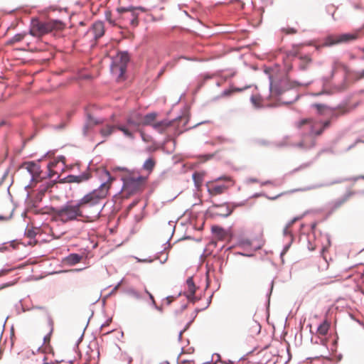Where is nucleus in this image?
<instances>
[{"mask_svg": "<svg viewBox=\"0 0 364 364\" xmlns=\"http://www.w3.org/2000/svg\"><path fill=\"white\" fill-rule=\"evenodd\" d=\"M240 245L242 246H250L251 245V241L249 239H242L240 240Z\"/></svg>", "mask_w": 364, "mask_h": 364, "instance_id": "nucleus-49", "label": "nucleus"}, {"mask_svg": "<svg viewBox=\"0 0 364 364\" xmlns=\"http://www.w3.org/2000/svg\"><path fill=\"white\" fill-rule=\"evenodd\" d=\"M138 262H148L151 263L153 262V259L151 257L145 258V259H139L138 257H135Z\"/></svg>", "mask_w": 364, "mask_h": 364, "instance_id": "nucleus-51", "label": "nucleus"}, {"mask_svg": "<svg viewBox=\"0 0 364 364\" xmlns=\"http://www.w3.org/2000/svg\"><path fill=\"white\" fill-rule=\"evenodd\" d=\"M212 297H213V294H211V295L208 297V300H207V304H206V306H205V307H203V310H204V309H207V308L209 306V305H210V303H211Z\"/></svg>", "mask_w": 364, "mask_h": 364, "instance_id": "nucleus-61", "label": "nucleus"}, {"mask_svg": "<svg viewBox=\"0 0 364 364\" xmlns=\"http://www.w3.org/2000/svg\"><path fill=\"white\" fill-rule=\"evenodd\" d=\"M55 181L42 183L38 188L37 198L42 199V196L53 186Z\"/></svg>", "mask_w": 364, "mask_h": 364, "instance_id": "nucleus-20", "label": "nucleus"}, {"mask_svg": "<svg viewBox=\"0 0 364 364\" xmlns=\"http://www.w3.org/2000/svg\"><path fill=\"white\" fill-rule=\"evenodd\" d=\"M105 16L109 24L112 26H114L116 24L112 18V12L110 11H106L105 12Z\"/></svg>", "mask_w": 364, "mask_h": 364, "instance_id": "nucleus-38", "label": "nucleus"}, {"mask_svg": "<svg viewBox=\"0 0 364 364\" xmlns=\"http://www.w3.org/2000/svg\"><path fill=\"white\" fill-rule=\"evenodd\" d=\"M133 9H134V6H127V7L121 6V7L117 8L116 11L118 14H121L125 13V12L129 13L130 11L133 10Z\"/></svg>", "mask_w": 364, "mask_h": 364, "instance_id": "nucleus-34", "label": "nucleus"}, {"mask_svg": "<svg viewBox=\"0 0 364 364\" xmlns=\"http://www.w3.org/2000/svg\"><path fill=\"white\" fill-rule=\"evenodd\" d=\"M28 173L31 176L30 183L33 182L36 177L40 176L41 173V166L36 161H26L23 165Z\"/></svg>", "mask_w": 364, "mask_h": 364, "instance_id": "nucleus-10", "label": "nucleus"}, {"mask_svg": "<svg viewBox=\"0 0 364 364\" xmlns=\"http://www.w3.org/2000/svg\"><path fill=\"white\" fill-rule=\"evenodd\" d=\"M261 196H265V197H267L269 200H275V199L278 198V197H279V196H274V197H268V196H267V195L264 193L262 192V193H255L252 196V198H258V197H261Z\"/></svg>", "mask_w": 364, "mask_h": 364, "instance_id": "nucleus-44", "label": "nucleus"}, {"mask_svg": "<svg viewBox=\"0 0 364 364\" xmlns=\"http://www.w3.org/2000/svg\"><path fill=\"white\" fill-rule=\"evenodd\" d=\"M360 29L356 31L354 33H345L339 35H329L324 39V46H332L336 44L348 43L358 38V33Z\"/></svg>", "mask_w": 364, "mask_h": 364, "instance_id": "nucleus-8", "label": "nucleus"}, {"mask_svg": "<svg viewBox=\"0 0 364 364\" xmlns=\"http://www.w3.org/2000/svg\"><path fill=\"white\" fill-rule=\"evenodd\" d=\"M330 120L313 122L311 119L304 118L296 122L295 126L301 129L303 126L307 125L311 135L319 136L330 126Z\"/></svg>", "mask_w": 364, "mask_h": 364, "instance_id": "nucleus-5", "label": "nucleus"}, {"mask_svg": "<svg viewBox=\"0 0 364 364\" xmlns=\"http://www.w3.org/2000/svg\"><path fill=\"white\" fill-rule=\"evenodd\" d=\"M154 160L151 159V158H149L148 159H146L144 164H143V168L146 170V171H151L154 166Z\"/></svg>", "mask_w": 364, "mask_h": 364, "instance_id": "nucleus-33", "label": "nucleus"}, {"mask_svg": "<svg viewBox=\"0 0 364 364\" xmlns=\"http://www.w3.org/2000/svg\"><path fill=\"white\" fill-rule=\"evenodd\" d=\"M269 184H273V181L267 180V181L261 182L262 186H266V185H269Z\"/></svg>", "mask_w": 364, "mask_h": 364, "instance_id": "nucleus-63", "label": "nucleus"}, {"mask_svg": "<svg viewBox=\"0 0 364 364\" xmlns=\"http://www.w3.org/2000/svg\"><path fill=\"white\" fill-rule=\"evenodd\" d=\"M225 188V186H223V185H218V186H215L213 188V189H210L209 188H208V192L209 194L212 195L213 193H215L216 194H220L223 192V190Z\"/></svg>", "mask_w": 364, "mask_h": 364, "instance_id": "nucleus-31", "label": "nucleus"}, {"mask_svg": "<svg viewBox=\"0 0 364 364\" xmlns=\"http://www.w3.org/2000/svg\"><path fill=\"white\" fill-rule=\"evenodd\" d=\"M211 232L218 238H223L225 235V230L224 228L218 225H213L211 227Z\"/></svg>", "mask_w": 364, "mask_h": 364, "instance_id": "nucleus-27", "label": "nucleus"}, {"mask_svg": "<svg viewBox=\"0 0 364 364\" xmlns=\"http://www.w3.org/2000/svg\"><path fill=\"white\" fill-rule=\"evenodd\" d=\"M47 320H48V324L50 328V332L48 333V335L45 336L43 338V341L46 342L47 339H49L50 336L51 335L53 331V321L52 319L51 316L50 314H47Z\"/></svg>", "mask_w": 364, "mask_h": 364, "instance_id": "nucleus-30", "label": "nucleus"}, {"mask_svg": "<svg viewBox=\"0 0 364 364\" xmlns=\"http://www.w3.org/2000/svg\"><path fill=\"white\" fill-rule=\"evenodd\" d=\"M25 235H26L31 240H34L36 236V232H35V230L33 228L26 229L25 230Z\"/></svg>", "mask_w": 364, "mask_h": 364, "instance_id": "nucleus-37", "label": "nucleus"}, {"mask_svg": "<svg viewBox=\"0 0 364 364\" xmlns=\"http://www.w3.org/2000/svg\"><path fill=\"white\" fill-rule=\"evenodd\" d=\"M250 101H251V102L252 103V105H254V107L255 108H260L261 107V106L257 102V100L255 96L252 95L251 97H250Z\"/></svg>", "mask_w": 364, "mask_h": 364, "instance_id": "nucleus-47", "label": "nucleus"}, {"mask_svg": "<svg viewBox=\"0 0 364 364\" xmlns=\"http://www.w3.org/2000/svg\"><path fill=\"white\" fill-rule=\"evenodd\" d=\"M114 171H129V170L126 167L116 166L113 168Z\"/></svg>", "mask_w": 364, "mask_h": 364, "instance_id": "nucleus-58", "label": "nucleus"}, {"mask_svg": "<svg viewBox=\"0 0 364 364\" xmlns=\"http://www.w3.org/2000/svg\"><path fill=\"white\" fill-rule=\"evenodd\" d=\"M328 326L326 324L320 325L318 328V331L321 335H326L328 332Z\"/></svg>", "mask_w": 364, "mask_h": 364, "instance_id": "nucleus-43", "label": "nucleus"}, {"mask_svg": "<svg viewBox=\"0 0 364 364\" xmlns=\"http://www.w3.org/2000/svg\"><path fill=\"white\" fill-rule=\"evenodd\" d=\"M327 245L323 247V250H325L328 247L331 246V236L328 233L325 234Z\"/></svg>", "mask_w": 364, "mask_h": 364, "instance_id": "nucleus-48", "label": "nucleus"}, {"mask_svg": "<svg viewBox=\"0 0 364 364\" xmlns=\"http://www.w3.org/2000/svg\"><path fill=\"white\" fill-rule=\"evenodd\" d=\"M183 294L186 296L187 299L192 302L195 303L196 301L199 300V298L195 296V293H183Z\"/></svg>", "mask_w": 364, "mask_h": 364, "instance_id": "nucleus-36", "label": "nucleus"}, {"mask_svg": "<svg viewBox=\"0 0 364 364\" xmlns=\"http://www.w3.org/2000/svg\"><path fill=\"white\" fill-rule=\"evenodd\" d=\"M311 164H312V161H311V162H308V163H305V164H301V166H299V167H297V168H296L293 169V170L291 171V173H295V172H296V171H299L302 170V169H304V168H307V167L310 166L311 165Z\"/></svg>", "mask_w": 364, "mask_h": 364, "instance_id": "nucleus-40", "label": "nucleus"}, {"mask_svg": "<svg viewBox=\"0 0 364 364\" xmlns=\"http://www.w3.org/2000/svg\"><path fill=\"white\" fill-rule=\"evenodd\" d=\"M23 38V36L22 34H16L12 38V42H20L21 41H22Z\"/></svg>", "mask_w": 364, "mask_h": 364, "instance_id": "nucleus-50", "label": "nucleus"}, {"mask_svg": "<svg viewBox=\"0 0 364 364\" xmlns=\"http://www.w3.org/2000/svg\"><path fill=\"white\" fill-rule=\"evenodd\" d=\"M91 177V174L85 171L80 173V175H68L61 179H60L59 182L61 183H81L83 182H85L88 181Z\"/></svg>", "mask_w": 364, "mask_h": 364, "instance_id": "nucleus-9", "label": "nucleus"}, {"mask_svg": "<svg viewBox=\"0 0 364 364\" xmlns=\"http://www.w3.org/2000/svg\"><path fill=\"white\" fill-rule=\"evenodd\" d=\"M58 23L60 21L57 20L45 22L40 21L38 18H33L31 21L29 34L33 37L42 36L54 30Z\"/></svg>", "mask_w": 364, "mask_h": 364, "instance_id": "nucleus-4", "label": "nucleus"}, {"mask_svg": "<svg viewBox=\"0 0 364 364\" xmlns=\"http://www.w3.org/2000/svg\"><path fill=\"white\" fill-rule=\"evenodd\" d=\"M48 172L47 176L50 178H52V176L55 173L50 168V164H48Z\"/></svg>", "mask_w": 364, "mask_h": 364, "instance_id": "nucleus-60", "label": "nucleus"}, {"mask_svg": "<svg viewBox=\"0 0 364 364\" xmlns=\"http://www.w3.org/2000/svg\"><path fill=\"white\" fill-rule=\"evenodd\" d=\"M112 59L120 64H124L127 68V64L129 62L130 58L128 51H120L118 52L117 55Z\"/></svg>", "mask_w": 364, "mask_h": 364, "instance_id": "nucleus-19", "label": "nucleus"}, {"mask_svg": "<svg viewBox=\"0 0 364 364\" xmlns=\"http://www.w3.org/2000/svg\"><path fill=\"white\" fill-rule=\"evenodd\" d=\"M127 123L134 127H139L141 125V114L139 113L132 114L127 119Z\"/></svg>", "mask_w": 364, "mask_h": 364, "instance_id": "nucleus-21", "label": "nucleus"}, {"mask_svg": "<svg viewBox=\"0 0 364 364\" xmlns=\"http://www.w3.org/2000/svg\"><path fill=\"white\" fill-rule=\"evenodd\" d=\"M233 211V209H230L228 205L225 207V211H223V213H219L218 215L223 217V218H228L229 215L232 214Z\"/></svg>", "mask_w": 364, "mask_h": 364, "instance_id": "nucleus-39", "label": "nucleus"}, {"mask_svg": "<svg viewBox=\"0 0 364 364\" xmlns=\"http://www.w3.org/2000/svg\"><path fill=\"white\" fill-rule=\"evenodd\" d=\"M273 287H274V282L272 281L270 283L269 289L268 292L267 293V297L268 298V301H269V298H270V295H271L272 289H273Z\"/></svg>", "mask_w": 364, "mask_h": 364, "instance_id": "nucleus-53", "label": "nucleus"}, {"mask_svg": "<svg viewBox=\"0 0 364 364\" xmlns=\"http://www.w3.org/2000/svg\"><path fill=\"white\" fill-rule=\"evenodd\" d=\"M355 193L354 191H348L344 196L340 198H338L335 201H333L331 203V210L330 213L334 212L336 209L341 207L344 203H346L352 196Z\"/></svg>", "mask_w": 364, "mask_h": 364, "instance_id": "nucleus-16", "label": "nucleus"}, {"mask_svg": "<svg viewBox=\"0 0 364 364\" xmlns=\"http://www.w3.org/2000/svg\"><path fill=\"white\" fill-rule=\"evenodd\" d=\"M183 117V115H179L172 120L163 119L161 121L153 124L152 127L159 134H163L168 127L172 125L174 121H176L178 119H181Z\"/></svg>", "mask_w": 364, "mask_h": 364, "instance_id": "nucleus-12", "label": "nucleus"}, {"mask_svg": "<svg viewBox=\"0 0 364 364\" xmlns=\"http://www.w3.org/2000/svg\"><path fill=\"white\" fill-rule=\"evenodd\" d=\"M117 129H119V131L122 132L124 135L126 136V137H128L131 139H134V134H132V132H130L126 126L124 125H118L117 126Z\"/></svg>", "mask_w": 364, "mask_h": 364, "instance_id": "nucleus-29", "label": "nucleus"}, {"mask_svg": "<svg viewBox=\"0 0 364 364\" xmlns=\"http://www.w3.org/2000/svg\"><path fill=\"white\" fill-rule=\"evenodd\" d=\"M282 31L286 34H293L296 33V30L294 28H282Z\"/></svg>", "mask_w": 364, "mask_h": 364, "instance_id": "nucleus-45", "label": "nucleus"}, {"mask_svg": "<svg viewBox=\"0 0 364 364\" xmlns=\"http://www.w3.org/2000/svg\"><path fill=\"white\" fill-rule=\"evenodd\" d=\"M110 73L113 77H115L117 80L123 76L124 73L127 70L126 65L115 62L113 59L109 66Z\"/></svg>", "mask_w": 364, "mask_h": 364, "instance_id": "nucleus-13", "label": "nucleus"}, {"mask_svg": "<svg viewBox=\"0 0 364 364\" xmlns=\"http://www.w3.org/2000/svg\"><path fill=\"white\" fill-rule=\"evenodd\" d=\"M269 91L272 94L277 96H280L288 91H290V92L293 94L292 97L291 99L282 100V104L284 105L291 104L299 99V95L294 90L295 85L307 87L308 85L312 83L311 80L301 82L299 81H290L289 80H280L278 83L273 84L271 76H269Z\"/></svg>", "mask_w": 364, "mask_h": 364, "instance_id": "nucleus-1", "label": "nucleus"}, {"mask_svg": "<svg viewBox=\"0 0 364 364\" xmlns=\"http://www.w3.org/2000/svg\"><path fill=\"white\" fill-rule=\"evenodd\" d=\"M186 284H187L188 290V293H190V292L196 293V288L193 277H190L187 279Z\"/></svg>", "mask_w": 364, "mask_h": 364, "instance_id": "nucleus-32", "label": "nucleus"}, {"mask_svg": "<svg viewBox=\"0 0 364 364\" xmlns=\"http://www.w3.org/2000/svg\"><path fill=\"white\" fill-rule=\"evenodd\" d=\"M136 10L144 11V8L139 7H134L132 11H130L129 16H127V18L129 21V23L132 26H136L138 24V14L136 12Z\"/></svg>", "mask_w": 364, "mask_h": 364, "instance_id": "nucleus-22", "label": "nucleus"}, {"mask_svg": "<svg viewBox=\"0 0 364 364\" xmlns=\"http://www.w3.org/2000/svg\"><path fill=\"white\" fill-rule=\"evenodd\" d=\"M90 31L92 33L94 39L97 41L105 34V26L103 22L100 21L95 22L90 28Z\"/></svg>", "mask_w": 364, "mask_h": 364, "instance_id": "nucleus-14", "label": "nucleus"}, {"mask_svg": "<svg viewBox=\"0 0 364 364\" xmlns=\"http://www.w3.org/2000/svg\"><path fill=\"white\" fill-rule=\"evenodd\" d=\"M187 307H188V304H183L181 306V307L179 308V309H177V310H176L174 311L175 314L176 316L181 314Z\"/></svg>", "mask_w": 364, "mask_h": 364, "instance_id": "nucleus-46", "label": "nucleus"}, {"mask_svg": "<svg viewBox=\"0 0 364 364\" xmlns=\"http://www.w3.org/2000/svg\"><path fill=\"white\" fill-rule=\"evenodd\" d=\"M324 152H329V153H333V150L331 149H321L317 154L316 156V159L322 154V153H324Z\"/></svg>", "mask_w": 364, "mask_h": 364, "instance_id": "nucleus-55", "label": "nucleus"}, {"mask_svg": "<svg viewBox=\"0 0 364 364\" xmlns=\"http://www.w3.org/2000/svg\"><path fill=\"white\" fill-rule=\"evenodd\" d=\"M204 173L202 172H194L192 175V178L195 186L198 188L203 182Z\"/></svg>", "mask_w": 364, "mask_h": 364, "instance_id": "nucleus-26", "label": "nucleus"}, {"mask_svg": "<svg viewBox=\"0 0 364 364\" xmlns=\"http://www.w3.org/2000/svg\"><path fill=\"white\" fill-rule=\"evenodd\" d=\"M50 210L63 223L77 220L83 216L81 206L77 201L73 200H68L60 207H51Z\"/></svg>", "mask_w": 364, "mask_h": 364, "instance_id": "nucleus-3", "label": "nucleus"}, {"mask_svg": "<svg viewBox=\"0 0 364 364\" xmlns=\"http://www.w3.org/2000/svg\"><path fill=\"white\" fill-rule=\"evenodd\" d=\"M86 364H98L100 358V350L97 346L95 349L89 346V350L86 353Z\"/></svg>", "mask_w": 364, "mask_h": 364, "instance_id": "nucleus-15", "label": "nucleus"}, {"mask_svg": "<svg viewBox=\"0 0 364 364\" xmlns=\"http://www.w3.org/2000/svg\"><path fill=\"white\" fill-rule=\"evenodd\" d=\"M104 119L102 118H94L88 113L86 115V121L82 128V134L84 136L88 135L89 130L91 129L94 126L103 123Z\"/></svg>", "mask_w": 364, "mask_h": 364, "instance_id": "nucleus-11", "label": "nucleus"}, {"mask_svg": "<svg viewBox=\"0 0 364 364\" xmlns=\"http://www.w3.org/2000/svg\"><path fill=\"white\" fill-rule=\"evenodd\" d=\"M124 293L127 296L135 299L136 300L141 301L144 299V294L137 291L135 288L130 287L124 290Z\"/></svg>", "mask_w": 364, "mask_h": 364, "instance_id": "nucleus-18", "label": "nucleus"}, {"mask_svg": "<svg viewBox=\"0 0 364 364\" xmlns=\"http://www.w3.org/2000/svg\"><path fill=\"white\" fill-rule=\"evenodd\" d=\"M261 331V326L259 322L255 320H251L249 323V333L251 336H254L258 335Z\"/></svg>", "mask_w": 364, "mask_h": 364, "instance_id": "nucleus-24", "label": "nucleus"}, {"mask_svg": "<svg viewBox=\"0 0 364 364\" xmlns=\"http://www.w3.org/2000/svg\"><path fill=\"white\" fill-rule=\"evenodd\" d=\"M293 242V238L291 237V240H288L287 243L284 246L282 251L280 253V257L282 259L283 256L287 253L289 250L291 243Z\"/></svg>", "mask_w": 364, "mask_h": 364, "instance_id": "nucleus-35", "label": "nucleus"}, {"mask_svg": "<svg viewBox=\"0 0 364 364\" xmlns=\"http://www.w3.org/2000/svg\"><path fill=\"white\" fill-rule=\"evenodd\" d=\"M33 309L43 310V311H45L46 315H47V314H49L48 311L46 310V309L44 306H33Z\"/></svg>", "mask_w": 364, "mask_h": 364, "instance_id": "nucleus-59", "label": "nucleus"}, {"mask_svg": "<svg viewBox=\"0 0 364 364\" xmlns=\"http://www.w3.org/2000/svg\"><path fill=\"white\" fill-rule=\"evenodd\" d=\"M248 87H250V86H247V87H243V88L235 87V88H234V90H234V91H236V92H242V91H243V90H246V89H247V88H248Z\"/></svg>", "mask_w": 364, "mask_h": 364, "instance_id": "nucleus-62", "label": "nucleus"}, {"mask_svg": "<svg viewBox=\"0 0 364 364\" xmlns=\"http://www.w3.org/2000/svg\"><path fill=\"white\" fill-rule=\"evenodd\" d=\"M65 124L64 122H62V123H60V124L55 126V127H54V129H57V130H59V129H64V128H65Z\"/></svg>", "mask_w": 364, "mask_h": 364, "instance_id": "nucleus-57", "label": "nucleus"}, {"mask_svg": "<svg viewBox=\"0 0 364 364\" xmlns=\"http://www.w3.org/2000/svg\"><path fill=\"white\" fill-rule=\"evenodd\" d=\"M104 173L107 176V180L102 182L98 188L87 193L81 199L77 200L82 208L87 206H95L100 203L101 199L107 196L109 188V186L107 185V183L113 181L114 178L110 175L108 171L105 170Z\"/></svg>", "mask_w": 364, "mask_h": 364, "instance_id": "nucleus-2", "label": "nucleus"}, {"mask_svg": "<svg viewBox=\"0 0 364 364\" xmlns=\"http://www.w3.org/2000/svg\"><path fill=\"white\" fill-rule=\"evenodd\" d=\"M157 116L156 112H150L144 115V117L141 116V125L142 126H152V122L155 120L156 117Z\"/></svg>", "mask_w": 364, "mask_h": 364, "instance_id": "nucleus-25", "label": "nucleus"}, {"mask_svg": "<svg viewBox=\"0 0 364 364\" xmlns=\"http://www.w3.org/2000/svg\"><path fill=\"white\" fill-rule=\"evenodd\" d=\"M82 256L77 253H71L65 258V262L69 265H75L80 262Z\"/></svg>", "mask_w": 364, "mask_h": 364, "instance_id": "nucleus-23", "label": "nucleus"}, {"mask_svg": "<svg viewBox=\"0 0 364 364\" xmlns=\"http://www.w3.org/2000/svg\"><path fill=\"white\" fill-rule=\"evenodd\" d=\"M145 179L146 178L142 176H139L136 178L132 176L124 177L122 178V190H124L127 196L133 195L140 190L141 184Z\"/></svg>", "mask_w": 364, "mask_h": 364, "instance_id": "nucleus-7", "label": "nucleus"}, {"mask_svg": "<svg viewBox=\"0 0 364 364\" xmlns=\"http://www.w3.org/2000/svg\"><path fill=\"white\" fill-rule=\"evenodd\" d=\"M360 178L364 179V175L360 176H358L355 178H339V179L335 180L333 181L329 182V183L316 184V185H314L307 188H304V190L306 191V190H310V189H314V188H318L323 187V186H331V185H333L336 183H340L350 181V180L357 181L358 179H360Z\"/></svg>", "mask_w": 364, "mask_h": 364, "instance_id": "nucleus-17", "label": "nucleus"}, {"mask_svg": "<svg viewBox=\"0 0 364 364\" xmlns=\"http://www.w3.org/2000/svg\"><path fill=\"white\" fill-rule=\"evenodd\" d=\"M233 90H230V89H226L225 90H223L222 92H221V95L220 96L221 97H227V96H230L231 95V93L232 92Z\"/></svg>", "mask_w": 364, "mask_h": 364, "instance_id": "nucleus-52", "label": "nucleus"}, {"mask_svg": "<svg viewBox=\"0 0 364 364\" xmlns=\"http://www.w3.org/2000/svg\"><path fill=\"white\" fill-rule=\"evenodd\" d=\"M301 218L295 217L287 223V226L290 228L296 221L299 220Z\"/></svg>", "mask_w": 364, "mask_h": 364, "instance_id": "nucleus-54", "label": "nucleus"}, {"mask_svg": "<svg viewBox=\"0 0 364 364\" xmlns=\"http://www.w3.org/2000/svg\"><path fill=\"white\" fill-rule=\"evenodd\" d=\"M335 73V67L333 68L331 72L330 77H323L319 81L317 82L318 85L321 87V90L320 92L312 93L313 96H320L322 95H331L336 92H340L343 89L342 85H337L331 87L329 85L330 78H331L334 75Z\"/></svg>", "mask_w": 364, "mask_h": 364, "instance_id": "nucleus-6", "label": "nucleus"}, {"mask_svg": "<svg viewBox=\"0 0 364 364\" xmlns=\"http://www.w3.org/2000/svg\"><path fill=\"white\" fill-rule=\"evenodd\" d=\"M117 128V127L107 124L105 127L100 129V134L102 136L107 137L111 135L114 131V129Z\"/></svg>", "mask_w": 364, "mask_h": 364, "instance_id": "nucleus-28", "label": "nucleus"}, {"mask_svg": "<svg viewBox=\"0 0 364 364\" xmlns=\"http://www.w3.org/2000/svg\"><path fill=\"white\" fill-rule=\"evenodd\" d=\"M289 227L287 225L284 227L283 230V235L284 237H286L288 240H291V237L294 239V236L291 234V232L289 230Z\"/></svg>", "mask_w": 364, "mask_h": 364, "instance_id": "nucleus-42", "label": "nucleus"}, {"mask_svg": "<svg viewBox=\"0 0 364 364\" xmlns=\"http://www.w3.org/2000/svg\"><path fill=\"white\" fill-rule=\"evenodd\" d=\"M311 107H316L318 112L320 114H321L322 110L328 108V107L324 104H313Z\"/></svg>", "mask_w": 364, "mask_h": 364, "instance_id": "nucleus-41", "label": "nucleus"}, {"mask_svg": "<svg viewBox=\"0 0 364 364\" xmlns=\"http://www.w3.org/2000/svg\"><path fill=\"white\" fill-rule=\"evenodd\" d=\"M193 322L192 320L189 321L184 326L183 328V331H186L189 327H190V325L191 324V323Z\"/></svg>", "mask_w": 364, "mask_h": 364, "instance_id": "nucleus-64", "label": "nucleus"}, {"mask_svg": "<svg viewBox=\"0 0 364 364\" xmlns=\"http://www.w3.org/2000/svg\"><path fill=\"white\" fill-rule=\"evenodd\" d=\"M202 310H203V309H196L194 312L192 313V315H191L192 318L191 320H192L193 321V320L196 318L198 312H200Z\"/></svg>", "mask_w": 364, "mask_h": 364, "instance_id": "nucleus-56", "label": "nucleus"}]
</instances>
